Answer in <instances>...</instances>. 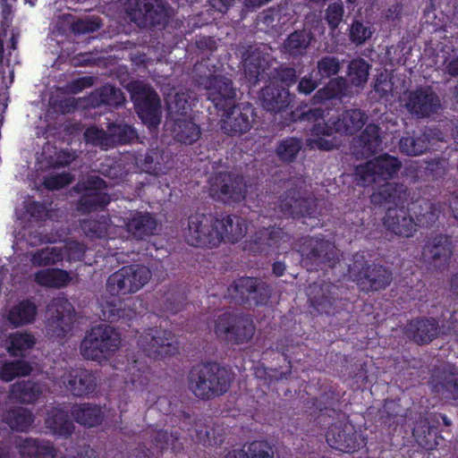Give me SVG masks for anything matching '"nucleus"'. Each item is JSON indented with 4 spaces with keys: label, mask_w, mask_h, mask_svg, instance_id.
<instances>
[{
    "label": "nucleus",
    "mask_w": 458,
    "mask_h": 458,
    "mask_svg": "<svg viewBox=\"0 0 458 458\" xmlns=\"http://www.w3.org/2000/svg\"><path fill=\"white\" fill-rule=\"evenodd\" d=\"M208 99L217 111H222L221 129L229 136H241L252 128L255 110L249 104H234L236 89L233 81L224 75H211L205 81Z\"/></svg>",
    "instance_id": "1"
},
{
    "label": "nucleus",
    "mask_w": 458,
    "mask_h": 458,
    "mask_svg": "<svg viewBox=\"0 0 458 458\" xmlns=\"http://www.w3.org/2000/svg\"><path fill=\"white\" fill-rule=\"evenodd\" d=\"M288 114L286 125L298 121L313 123L310 129L312 135H333L335 133L353 135L364 126L367 121L366 114L360 109L345 110L335 119L330 118L327 122L324 121L325 110L321 107H312L307 111L296 108Z\"/></svg>",
    "instance_id": "2"
},
{
    "label": "nucleus",
    "mask_w": 458,
    "mask_h": 458,
    "mask_svg": "<svg viewBox=\"0 0 458 458\" xmlns=\"http://www.w3.org/2000/svg\"><path fill=\"white\" fill-rule=\"evenodd\" d=\"M234 373L216 361H201L188 374V388L199 400L209 401L229 390Z\"/></svg>",
    "instance_id": "3"
},
{
    "label": "nucleus",
    "mask_w": 458,
    "mask_h": 458,
    "mask_svg": "<svg viewBox=\"0 0 458 458\" xmlns=\"http://www.w3.org/2000/svg\"><path fill=\"white\" fill-rule=\"evenodd\" d=\"M256 332L252 318L243 312L225 311L214 321L217 339L227 344L242 345L250 343Z\"/></svg>",
    "instance_id": "4"
},
{
    "label": "nucleus",
    "mask_w": 458,
    "mask_h": 458,
    "mask_svg": "<svg viewBox=\"0 0 458 458\" xmlns=\"http://www.w3.org/2000/svg\"><path fill=\"white\" fill-rule=\"evenodd\" d=\"M120 344V334L114 327L100 324L86 333L80 352L84 359L101 362L111 358Z\"/></svg>",
    "instance_id": "5"
},
{
    "label": "nucleus",
    "mask_w": 458,
    "mask_h": 458,
    "mask_svg": "<svg viewBox=\"0 0 458 458\" xmlns=\"http://www.w3.org/2000/svg\"><path fill=\"white\" fill-rule=\"evenodd\" d=\"M298 252L309 270L333 268L339 262L334 242L319 237H301Z\"/></svg>",
    "instance_id": "6"
},
{
    "label": "nucleus",
    "mask_w": 458,
    "mask_h": 458,
    "mask_svg": "<svg viewBox=\"0 0 458 458\" xmlns=\"http://www.w3.org/2000/svg\"><path fill=\"white\" fill-rule=\"evenodd\" d=\"M218 217L211 214L196 213L188 218V226L183 230L185 242L195 248H216L222 242L217 231Z\"/></svg>",
    "instance_id": "7"
},
{
    "label": "nucleus",
    "mask_w": 458,
    "mask_h": 458,
    "mask_svg": "<svg viewBox=\"0 0 458 458\" xmlns=\"http://www.w3.org/2000/svg\"><path fill=\"white\" fill-rule=\"evenodd\" d=\"M210 197L227 205L239 204L247 195V183L243 175L233 172L214 173L208 178Z\"/></svg>",
    "instance_id": "8"
},
{
    "label": "nucleus",
    "mask_w": 458,
    "mask_h": 458,
    "mask_svg": "<svg viewBox=\"0 0 458 458\" xmlns=\"http://www.w3.org/2000/svg\"><path fill=\"white\" fill-rule=\"evenodd\" d=\"M107 187V182L98 175L79 181L73 186V191L80 195L76 209L81 214L104 209L111 202L110 195L104 191Z\"/></svg>",
    "instance_id": "9"
},
{
    "label": "nucleus",
    "mask_w": 458,
    "mask_h": 458,
    "mask_svg": "<svg viewBox=\"0 0 458 458\" xmlns=\"http://www.w3.org/2000/svg\"><path fill=\"white\" fill-rule=\"evenodd\" d=\"M227 293L237 305H267L272 294L270 284L259 277L242 276L228 286Z\"/></svg>",
    "instance_id": "10"
},
{
    "label": "nucleus",
    "mask_w": 458,
    "mask_h": 458,
    "mask_svg": "<svg viewBox=\"0 0 458 458\" xmlns=\"http://www.w3.org/2000/svg\"><path fill=\"white\" fill-rule=\"evenodd\" d=\"M403 106L416 120L435 118L444 110L439 95L431 86H421L408 91Z\"/></svg>",
    "instance_id": "11"
},
{
    "label": "nucleus",
    "mask_w": 458,
    "mask_h": 458,
    "mask_svg": "<svg viewBox=\"0 0 458 458\" xmlns=\"http://www.w3.org/2000/svg\"><path fill=\"white\" fill-rule=\"evenodd\" d=\"M139 348L154 360H163L176 354L179 345L176 335L168 329L162 327H148L139 336Z\"/></svg>",
    "instance_id": "12"
},
{
    "label": "nucleus",
    "mask_w": 458,
    "mask_h": 458,
    "mask_svg": "<svg viewBox=\"0 0 458 458\" xmlns=\"http://www.w3.org/2000/svg\"><path fill=\"white\" fill-rule=\"evenodd\" d=\"M454 245L451 235L437 233L427 236L421 248V261L431 270L443 273L448 270Z\"/></svg>",
    "instance_id": "13"
},
{
    "label": "nucleus",
    "mask_w": 458,
    "mask_h": 458,
    "mask_svg": "<svg viewBox=\"0 0 458 458\" xmlns=\"http://www.w3.org/2000/svg\"><path fill=\"white\" fill-rule=\"evenodd\" d=\"M150 270L143 265L124 266L110 275L106 291L113 296L134 293L150 279Z\"/></svg>",
    "instance_id": "14"
},
{
    "label": "nucleus",
    "mask_w": 458,
    "mask_h": 458,
    "mask_svg": "<svg viewBox=\"0 0 458 458\" xmlns=\"http://www.w3.org/2000/svg\"><path fill=\"white\" fill-rule=\"evenodd\" d=\"M75 309L69 300L57 296L47 306L46 329L51 337L64 339L72 331L74 324Z\"/></svg>",
    "instance_id": "15"
},
{
    "label": "nucleus",
    "mask_w": 458,
    "mask_h": 458,
    "mask_svg": "<svg viewBox=\"0 0 458 458\" xmlns=\"http://www.w3.org/2000/svg\"><path fill=\"white\" fill-rule=\"evenodd\" d=\"M126 13L143 28L165 25L168 19V7L162 0H128Z\"/></svg>",
    "instance_id": "16"
},
{
    "label": "nucleus",
    "mask_w": 458,
    "mask_h": 458,
    "mask_svg": "<svg viewBox=\"0 0 458 458\" xmlns=\"http://www.w3.org/2000/svg\"><path fill=\"white\" fill-rule=\"evenodd\" d=\"M131 99L143 123L153 127L160 123L161 100L151 87L140 83L132 85Z\"/></svg>",
    "instance_id": "17"
},
{
    "label": "nucleus",
    "mask_w": 458,
    "mask_h": 458,
    "mask_svg": "<svg viewBox=\"0 0 458 458\" xmlns=\"http://www.w3.org/2000/svg\"><path fill=\"white\" fill-rule=\"evenodd\" d=\"M401 168V162L397 157L388 154L380 155L374 159L356 167V174L363 184L376 182L377 180L393 178Z\"/></svg>",
    "instance_id": "18"
},
{
    "label": "nucleus",
    "mask_w": 458,
    "mask_h": 458,
    "mask_svg": "<svg viewBox=\"0 0 458 458\" xmlns=\"http://www.w3.org/2000/svg\"><path fill=\"white\" fill-rule=\"evenodd\" d=\"M292 236L281 227L271 226L255 232L250 249L257 252H287L291 247Z\"/></svg>",
    "instance_id": "19"
},
{
    "label": "nucleus",
    "mask_w": 458,
    "mask_h": 458,
    "mask_svg": "<svg viewBox=\"0 0 458 458\" xmlns=\"http://www.w3.org/2000/svg\"><path fill=\"white\" fill-rule=\"evenodd\" d=\"M327 444L344 453H354L366 445L365 438L358 434L355 427L349 422L332 424L326 434Z\"/></svg>",
    "instance_id": "20"
},
{
    "label": "nucleus",
    "mask_w": 458,
    "mask_h": 458,
    "mask_svg": "<svg viewBox=\"0 0 458 458\" xmlns=\"http://www.w3.org/2000/svg\"><path fill=\"white\" fill-rule=\"evenodd\" d=\"M344 289L331 283L315 284L310 287L309 301L320 314L335 315L344 306Z\"/></svg>",
    "instance_id": "21"
},
{
    "label": "nucleus",
    "mask_w": 458,
    "mask_h": 458,
    "mask_svg": "<svg viewBox=\"0 0 458 458\" xmlns=\"http://www.w3.org/2000/svg\"><path fill=\"white\" fill-rule=\"evenodd\" d=\"M390 269L379 264H369L364 261L361 268L355 275V281L363 293H374L385 290L392 282Z\"/></svg>",
    "instance_id": "22"
},
{
    "label": "nucleus",
    "mask_w": 458,
    "mask_h": 458,
    "mask_svg": "<svg viewBox=\"0 0 458 458\" xmlns=\"http://www.w3.org/2000/svg\"><path fill=\"white\" fill-rule=\"evenodd\" d=\"M242 64L245 78L251 86L267 80V71L271 65L267 53L258 47L248 46L242 53Z\"/></svg>",
    "instance_id": "23"
},
{
    "label": "nucleus",
    "mask_w": 458,
    "mask_h": 458,
    "mask_svg": "<svg viewBox=\"0 0 458 458\" xmlns=\"http://www.w3.org/2000/svg\"><path fill=\"white\" fill-rule=\"evenodd\" d=\"M404 335L418 345H425L437 339L441 328L439 321L433 317H416L403 328Z\"/></svg>",
    "instance_id": "24"
},
{
    "label": "nucleus",
    "mask_w": 458,
    "mask_h": 458,
    "mask_svg": "<svg viewBox=\"0 0 458 458\" xmlns=\"http://www.w3.org/2000/svg\"><path fill=\"white\" fill-rule=\"evenodd\" d=\"M63 383L68 392L76 397L93 394L98 386V377L92 370L84 368H72L63 377Z\"/></svg>",
    "instance_id": "25"
},
{
    "label": "nucleus",
    "mask_w": 458,
    "mask_h": 458,
    "mask_svg": "<svg viewBox=\"0 0 458 458\" xmlns=\"http://www.w3.org/2000/svg\"><path fill=\"white\" fill-rule=\"evenodd\" d=\"M279 208L284 216L293 218L312 217L316 213L314 202L303 198L296 189H289L280 196Z\"/></svg>",
    "instance_id": "26"
},
{
    "label": "nucleus",
    "mask_w": 458,
    "mask_h": 458,
    "mask_svg": "<svg viewBox=\"0 0 458 458\" xmlns=\"http://www.w3.org/2000/svg\"><path fill=\"white\" fill-rule=\"evenodd\" d=\"M432 390L446 402L458 405V369L454 365L444 366L431 377Z\"/></svg>",
    "instance_id": "27"
},
{
    "label": "nucleus",
    "mask_w": 458,
    "mask_h": 458,
    "mask_svg": "<svg viewBox=\"0 0 458 458\" xmlns=\"http://www.w3.org/2000/svg\"><path fill=\"white\" fill-rule=\"evenodd\" d=\"M158 225L156 216L148 211L132 210L124 218V228L135 240L144 241L156 233Z\"/></svg>",
    "instance_id": "28"
},
{
    "label": "nucleus",
    "mask_w": 458,
    "mask_h": 458,
    "mask_svg": "<svg viewBox=\"0 0 458 458\" xmlns=\"http://www.w3.org/2000/svg\"><path fill=\"white\" fill-rule=\"evenodd\" d=\"M409 209H405L403 206L389 207L383 218L386 229L400 237H412L417 229L413 217L409 214Z\"/></svg>",
    "instance_id": "29"
},
{
    "label": "nucleus",
    "mask_w": 458,
    "mask_h": 458,
    "mask_svg": "<svg viewBox=\"0 0 458 458\" xmlns=\"http://www.w3.org/2000/svg\"><path fill=\"white\" fill-rule=\"evenodd\" d=\"M45 427L53 436L64 439L71 437L75 430L69 411L60 406L52 407L47 411Z\"/></svg>",
    "instance_id": "30"
},
{
    "label": "nucleus",
    "mask_w": 458,
    "mask_h": 458,
    "mask_svg": "<svg viewBox=\"0 0 458 458\" xmlns=\"http://www.w3.org/2000/svg\"><path fill=\"white\" fill-rule=\"evenodd\" d=\"M437 134H441L439 130L426 127L419 134L404 135L399 140V149L407 156H420L428 149L431 139L440 140Z\"/></svg>",
    "instance_id": "31"
},
{
    "label": "nucleus",
    "mask_w": 458,
    "mask_h": 458,
    "mask_svg": "<svg viewBox=\"0 0 458 458\" xmlns=\"http://www.w3.org/2000/svg\"><path fill=\"white\" fill-rule=\"evenodd\" d=\"M262 107L271 113L285 111L291 104V94L288 89L276 83H269L261 90Z\"/></svg>",
    "instance_id": "32"
},
{
    "label": "nucleus",
    "mask_w": 458,
    "mask_h": 458,
    "mask_svg": "<svg viewBox=\"0 0 458 458\" xmlns=\"http://www.w3.org/2000/svg\"><path fill=\"white\" fill-rule=\"evenodd\" d=\"M380 128L375 123H369L360 136L353 141V152L356 156L368 158L373 156L381 147Z\"/></svg>",
    "instance_id": "33"
},
{
    "label": "nucleus",
    "mask_w": 458,
    "mask_h": 458,
    "mask_svg": "<svg viewBox=\"0 0 458 458\" xmlns=\"http://www.w3.org/2000/svg\"><path fill=\"white\" fill-rule=\"evenodd\" d=\"M407 199V188L402 183L385 182L379 185L370 196L375 206L393 204L395 208L403 206Z\"/></svg>",
    "instance_id": "34"
},
{
    "label": "nucleus",
    "mask_w": 458,
    "mask_h": 458,
    "mask_svg": "<svg viewBox=\"0 0 458 458\" xmlns=\"http://www.w3.org/2000/svg\"><path fill=\"white\" fill-rule=\"evenodd\" d=\"M37 315V304L32 298H27L19 301L10 308L6 319L13 327H20L32 324Z\"/></svg>",
    "instance_id": "35"
},
{
    "label": "nucleus",
    "mask_w": 458,
    "mask_h": 458,
    "mask_svg": "<svg viewBox=\"0 0 458 458\" xmlns=\"http://www.w3.org/2000/svg\"><path fill=\"white\" fill-rule=\"evenodd\" d=\"M248 230L246 220L236 215H226L218 218L217 231L222 236V242L235 243L241 241Z\"/></svg>",
    "instance_id": "36"
},
{
    "label": "nucleus",
    "mask_w": 458,
    "mask_h": 458,
    "mask_svg": "<svg viewBox=\"0 0 458 458\" xmlns=\"http://www.w3.org/2000/svg\"><path fill=\"white\" fill-rule=\"evenodd\" d=\"M349 85L344 77L331 78L327 84L314 94L313 104H322L326 101L338 99L342 100L347 96Z\"/></svg>",
    "instance_id": "37"
},
{
    "label": "nucleus",
    "mask_w": 458,
    "mask_h": 458,
    "mask_svg": "<svg viewBox=\"0 0 458 458\" xmlns=\"http://www.w3.org/2000/svg\"><path fill=\"white\" fill-rule=\"evenodd\" d=\"M313 35L306 30H294L284 39L282 52L290 57H299L306 54Z\"/></svg>",
    "instance_id": "38"
},
{
    "label": "nucleus",
    "mask_w": 458,
    "mask_h": 458,
    "mask_svg": "<svg viewBox=\"0 0 458 458\" xmlns=\"http://www.w3.org/2000/svg\"><path fill=\"white\" fill-rule=\"evenodd\" d=\"M89 101L93 107L101 106L117 107L123 105L125 98L120 89L106 83L92 92L89 97Z\"/></svg>",
    "instance_id": "39"
},
{
    "label": "nucleus",
    "mask_w": 458,
    "mask_h": 458,
    "mask_svg": "<svg viewBox=\"0 0 458 458\" xmlns=\"http://www.w3.org/2000/svg\"><path fill=\"white\" fill-rule=\"evenodd\" d=\"M174 140L185 145H191L201 136V130L192 118L179 117L173 125Z\"/></svg>",
    "instance_id": "40"
},
{
    "label": "nucleus",
    "mask_w": 458,
    "mask_h": 458,
    "mask_svg": "<svg viewBox=\"0 0 458 458\" xmlns=\"http://www.w3.org/2000/svg\"><path fill=\"white\" fill-rule=\"evenodd\" d=\"M72 415L77 423L87 428L97 427L104 420V413L100 406L91 403H81L74 406Z\"/></svg>",
    "instance_id": "41"
},
{
    "label": "nucleus",
    "mask_w": 458,
    "mask_h": 458,
    "mask_svg": "<svg viewBox=\"0 0 458 458\" xmlns=\"http://www.w3.org/2000/svg\"><path fill=\"white\" fill-rule=\"evenodd\" d=\"M416 216V226L429 228L438 220L440 210L428 199L416 200L410 208Z\"/></svg>",
    "instance_id": "42"
},
{
    "label": "nucleus",
    "mask_w": 458,
    "mask_h": 458,
    "mask_svg": "<svg viewBox=\"0 0 458 458\" xmlns=\"http://www.w3.org/2000/svg\"><path fill=\"white\" fill-rule=\"evenodd\" d=\"M412 436L423 449L433 450L438 445L437 428L430 426L428 419H420L415 422Z\"/></svg>",
    "instance_id": "43"
},
{
    "label": "nucleus",
    "mask_w": 458,
    "mask_h": 458,
    "mask_svg": "<svg viewBox=\"0 0 458 458\" xmlns=\"http://www.w3.org/2000/svg\"><path fill=\"white\" fill-rule=\"evenodd\" d=\"M70 281V274L61 268L42 269L35 274V282L40 286L60 289L65 287Z\"/></svg>",
    "instance_id": "44"
},
{
    "label": "nucleus",
    "mask_w": 458,
    "mask_h": 458,
    "mask_svg": "<svg viewBox=\"0 0 458 458\" xmlns=\"http://www.w3.org/2000/svg\"><path fill=\"white\" fill-rule=\"evenodd\" d=\"M303 148V140L298 137H286L276 144L275 153L284 164H292Z\"/></svg>",
    "instance_id": "45"
},
{
    "label": "nucleus",
    "mask_w": 458,
    "mask_h": 458,
    "mask_svg": "<svg viewBox=\"0 0 458 458\" xmlns=\"http://www.w3.org/2000/svg\"><path fill=\"white\" fill-rule=\"evenodd\" d=\"M3 421L16 431L27 430L34 421L30 411L23 407H13L3 414Z\"/></svg>",
    "instance_id": "46"
},
{
    "label": "nucleus",
    "mask_w": 458,
    "mask_h": 458,
    "mask_svg": "<svg viewBox=\"0 0 458 458\" xmlns=\"http://www.w3.org/2000/svg\"><path fill=\"white\" fill-rule=\"evenodd\" d=\"M32 372L31 364L25 360H4L0 364V380L11 382L16 377H27Z\"/></svg>",
    "instance_id": "47"
},
{
    "label": "nucleus",
    "mask_w": 458,
    "mask_h": 458,
    "mask_svg": "<svg viewBox=\"0 0 458 458\" xmlns=\"http://www.w3.org/2000/svg\"><path fill=\"white\" fill-rule=\"evenodd\" d=\"M406 417L405 410L398 401L386 400L379 414V421L382 425L391 428L403 424Z\"/></svg>",
    "instance_id": "48"
},
{
    "label": "nucleus",
    "mask_w": 458,
    "mask_h": 458,
    "mask_svg": "<svg viewBox=\"0 0 458 458\" xmlns=\"http://www.w3.org/2000/svg\"><path fill=\"white\" fill-rule=\"evenodd\" d=\"M112 148L126 145L138 138V133L132 125L124 123H111L107 125Z\"/></svg>",
    "instance_id": "49"
},
{
    "label": "nucleus",
    "mask_w": 458,
    "mask_h": 458,
    "mask_svg": "<svg viewBox=\"0 0 458 458\" xmlns=\"http://www.w3.org/2000/svg\"><path fill=\"white\" fill-rule=\"evenodd\" d=\"M232 452L234 458H274L272 447L264 440H254Z\"/></svg>",
    "instance_id": "50"
},
{
    "label": "nucleus",
    "mask_w": 458,
    "mask_h": 458,
    "mask_svg": "<svg viewBox=\"0 0 458 458\" xmlns=\"http://www.w3.org/2000/svg\"><path fill=\"white\" fill-rule=\"evenodd\" d=\"M371 65L363 58L352 59L348 64L347 75L351 84L363 89L368 82Z\"/></svg>",
    "instance_id": "51"
},
{
    "label": "nucleus",
    "mask_w": 458,
    "mask_h": 458,
    "mask_svg": "<svg viewBox=\"0 0 458 458\" xmlns=\"http://www.w3.org/2000/svg\"><path fill=\"white\" fill-rule=\"evenodd\" d=\"M151 442L159 450L160 454H163L168 448H171L174 453L180 452L183 448L181 436L177 430L169 433L166 430L160 429L154 433Z\"/></svg>",
    "instance_id": "52"
},
{
    "label": "nucleus",
    "mask_w": 458,
    "mask_h": 458,
    "mask_svg": "<svg viewBox=\"0 0 458 458\" xmlns=\"http://www.w3.org/2000/svg\"><path fill=\"white\" fill-rule=\"evenodd\" d=\"M275 346L276 350L284 357V360L288 363L286 370L280 372L279 375L275 376V377L277 380L287 379L292 373V359L296 353V350L300 348V345L298 343H295L292 337L284 336L276 340Z\"/></svg>",
    "instance_id": "53"
},
{
    "label": "nucleus",
    "mask_w": 458,
    "mask_h": 458,
    "mask_svg": "<svg viewBox=\"0 0 458 458\" xmlns=\"http://www.w3.org/2000/svg\"><path fill=\"white\" fill-rule=\"evenodd\" d=\"M13 393L20 403L31 404L38 401L41 390L37 383L28 380L13 385Z\"/></svg>",
    "instance_id": "54"
},
{
    "label": "nucleus",
    "mask_w": 458,
    "mask_h": 458,
    "mask_svg": "<svg viewBox=\"0 0 458 458\" xmlns=\"http://www.w3.org/2000/svg\"><path fill=\"white\" fill-rule=\"evenodd\" d=\"M35 344V338L27 333H13L8 338L7 352L12 357L18 356V352L30 349Z\"/></svg>",
    "instance_id": "55"
},
{
    "label": "nucleus",
    "mask_w": 458,
    "mask_h": 458,
    "mask_svg": "<svg viewBox=\"0 0 458 458\" xmlns=\"http://www.w3.org/2000/svg\"><path fill=\"white\" fill-rule=\"evenodd\" d=\"M63 255L57 248H45L38 250L31 255V263L34 267H47L56 265L62 261Z\"/></svg>",
    "instance_id": "56"
},
{
    "label": "nucleus",
    "mask_w": 458,
    "mask_h": 458,
    "mask_svg": "<svg viewBox=\"0 0 458 458\" xmlns=\"http://www.w3.org/2000/svg\"><path fill=\"white\" fill-rule=\"evenodd\" d=\"M81 228L88 237L102 239L107 234L108 224L105 216L98 219H83L81 221Z\"/></svg>",
    "instance_id": "57"
},
{
    "label": "nucleus",
    "mask_w": 458,
    "mask_h": 458,
    "mask_svg": "<svg viewBox=\"0 0 458 458\" xmlns=\"http://www.w3.org/2000/svg\"><path fill=\"white\" fill-rule=\"evenodd\" d=\"M84 138L87 143L99 147L101 149L107 150L112 148L109 131L99 129L97 126H90L86 129Z\"/></svg>",
    "instance_id": "58"
},
{
    "label": "nucleus",
    "mask_w": 458,
    "mask_h": 458,
    "mask_svg": "<svg viewBox=\"0 0 458 458\" xmlns=\"http://www.w3.org/2000/svg\"><path fill=\"white\" fill-rule=\"evenodd\" d=\"M129 379L126 384L130 383L135 389H144L149 382V371L147 366L138 367L137 361L129 367Z\"/></svg>",
    "instance_id": "59"
},
{
    "label": "nucleus",
    "mask_w": 458,
    "mask_h": 458,
    "mask_svg": "<svg viewBox=\"0 0 458 458\" xmlns=\"http://www.w3.org/2000/svg\"><path fill=\"white\" fill-rule=\"evenodd\" d=\"M372 93L377 100L386 98L391 96L394 89L392 78L386 72H380L375 78Z\"/></svg>",
    "instance_id": "60"
},
{
    "label": "nucleus",
    "mask_w": 458,
    "mask_h": 458,
    "mask_svg": "<svg viewBox=\"0 0 458 458\" xmlns=\"http://www.w3.org/2000/svg\"><path fill=\"white\" fill-rule=\"evenodd\" d=\"M342 65L339 59L334 55L322 56L317 62L318 72L321 78H332L341 71Z\"/></svg>",
    "instance_id": "61"
},
{
    "label": "nucleus",
    "mask_w": 458,
    "mask_h": 458,
    "mask_svg": "<svg viewBox=\"0 0 458 458\" xmlns=\"http://www.w3.org/2000/svg\"><path fill=\"white\" fill-rule=\"evenodd\" d=\"M25 212L36 223L46 222L50 217V209L45 202L38 200L28 201L24 205Z\"/></svg>",
    "instance_id": "62"
},
{
    "label": "nucleus",
    "mask_w": 458,
    "mask_h": 458,
    "mask_svg": "<svg viewBox=\"0 0 458 458\" xmlns=\"http://www.w3.org/2000/svg\"><path fill=\"white\" fill-rule=\"evenodd\" d=\"M72 176L68 172L48 174L43 179V185L48 191H57L64 188L72 182Z\"/></svg>",
    "instance_id": "63"
},
{
    "label": "nucleus",
    "mask_w": 458,
    "mask_h": 458,
    "mask_svg": "<svg viewBox=\"0 0 458 458\" xmlns=\"http://www.w3.org/2000/svg\"><path fill=\"white\" fill-rule=\"evenodd\" d=\"M372 35L369 27L365 26L362 21L354 20L350 27V39L356 45H362Z\"/></svg>",
    "instance_id": "64"
}]
</instances>
